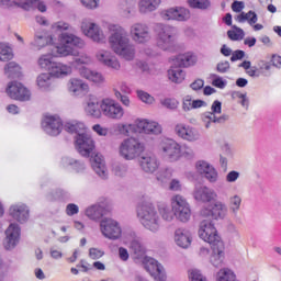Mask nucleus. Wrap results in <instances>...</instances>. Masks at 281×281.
I'll list each match as a JSON object with an SVG mask.
<instances>
[{"instance_id":"1","label":"nucleus","mask_w":281,"mask_h":281,"mask_svg":"<svg viewBox=\"0 0 281 281\" xmlns=\"http://www.w3.org/2000/svg\"><path fill=\"white\" fill-rule=\"evenodd\" d=\"M136 216L143 227L153 234H157L161 229V218L166 223L175 221V212L168 205L161 204L157 209L153 202L148 201H142L137 204Z\"/></svg>"},{"instance_id":"2","label":"nucleus","mask_w":281,"mask_h":281,"mask_svg":"<svg viewBox=\"0 0 281 281\" xmlns=\"http://www.w3.org/2000/svg\"><path fill=\"white\" fill-rule=\"evenodd\" d=\"M53 30L55 32H61L59 35V44L55 47L54 56H74L75 47L78 49H82L85 47V42L79 36L75 35L74 33H69L74 31V27L66 22H56L53 24Z\"/></svg>"},{"instance_id":"3","label":"nucleus","mask_w":281,"mask_h":281,"mask_svg":"<svg viewBox=\"0 0 281 281\" xmlns=\"http://www.w3.org/2000/svg\"><path fill=\"white\" fill-rule=\"evenodd\" d=\"M108 30L110 32L109 44L111 49L125 60H133L135 58V46L131 43L128 31L120 24H109Z\"/></svg>"},{"instance_id":"4","label":"nucleus","mask_w":281,"mask_h":281,"mask_svg":"<svg viewBox=\"0 0 281 281\" xmlns=\"http://www.w3.org/2000/svg\"><path fill=\"white\" fill-rule=\"evenodd\" d=\"M64 130L67 133L77 134L75 137V146L82 157H90L95 149V143L87 130L85 128V123L80 122H68L64 125Z\"/></svg>"},{"instance_id":"5","label":"nucleus","mask_w":281,"mask_h":281,"mask_svg":"<svg viewBox=\"0 0 281 281\" xmlns=\"http://www.w3.org/2000/svg\"><path fill=\"white\" fill-rule=\"evenodd\" d=\"M154 31L159 49H162V52H175L177 47V29L168 24L157 23Z\"/></svg>"},{"instance_id":"6","label":"nucleus","mask_w":281,"mask_h":281,"mask_svg":"<svg viewBox=\"0 0 281 281\" xmlns=\"http://www.w3.org/2000/svg\"><path fill=\"white\" fill-rule=\"evenodd\" d=\"M171 210L180 223H189L192 218V206L183 195L177 194L171 198Z\"/></svg>"},{"instance_id":"7","label":"nucleus","mask_w":281,"mask_h":281,"mask_svg":"<svg viewBox=\"0 0 281 281\" xmlns=\"http://www.w3.org/2000/svg\"><path fill=\"white\" fill-rule=\"evenodd\" d=\"M144 144L135 137L124 139L119 147L121 157L127 161L137 159V157L144 153Z\"/></svg>"},{"instance_id":"8","label":"nucleus","mask_w":281,"mask_h":281,"mask_svg":"<svg viewBox=\"0 0 281 281\" xmlns=\"http://www.w3.org/2000/svg\"><path fill=\"white\" fill-rule=\"evenodd\" d=\"M102 115L108 120H122L124 117V108L120 102L111 98H104L100 102Z\"/></svg>"},{"instance_id":"9","label":"nucleus","mask_w":281,"mask_h":281,"mask_svg":"<svg viewBox=\"0 0 281 281\" xmlns=\"http://www.w3.org/2000/svg\"><path fill=\"white\" fill-rule=\"evenodd\" d=\"M214 203L212 206H204L200 211L201 216L204 218H213L214 221H225L227 218V214L229 212V209L227 207V204L222 201H213Z\"/></svg>"},{"instance_id":"10","label":"nucleus","mask_w":281,"mask_h":281,"mask_svg":"<svg viewBox=\"0 0 281 281\" xmlns=\"http://www.w3.org/2000/svg\"><path fill=\"white\" fill-rule=\"evenodd\" d=\"M199 237L204 240V243H209V245L222 241L214 223L210 220H204L200 223Z\"/></svg>"},{"instance_id":"11","label":"nucleus","mask_w":281,"mask_h":281,"mask_svg":"<svg viewBox=\"0 0 281 281\" xmlns=\"http://www.w3.org/2000/svg\"><path fill=\"white\" fill-rule=\"evenodd\" d=\"M160 148L162 150V157L167 161L175 162L181 159V145L177 140L168 138L162 142Z\"/></svg>"},{"instance_id":"12","label":"nucleus","mask_w":281,"mask_h":281,"mask_svg":"<svg viewBox=\"0 0 281 281\" xmlns=\"http://www.w3.org/2000/svg\"><path fill=\"white\" fill-rule=\"evenodd\" d=\"M81 32L85 34V36L90 38V41H93V43H104L106 40L102 29L89 20H83L81 22Z\"/></svg>"},{"instance_id":"13","label":"nucleus","mask_w":281,"mask_h":281,"mask_svg":"<svg viewBox=\"0 0 281 281\" xmlns=\"http://www.w3.org/2000/svg\"><path fill=\"white\" fill-rule=\"evenodd\" d=\"M101 234L110 240H117L122 236L120 223L113 218H104L100 223Z\"/></svg>"},{"instance_id":"14","label":"nucleus","mask_w":281,"mask_h":281,"mask_svg":"<svg viewBox=\"0 0 281 281\" xmlns=\"http://www.w3.org/2000/svg\"><path fill=\"white\" fill-rule=\"evenodd\" d=\"M144 267L146 271L154 278L155 281H166L167 274L166 269L155 258L146 257L144 259Z\"/></svg>"},{"instance_id":"15","label":"nucleus","mask_w":281,"mask_h":281,"mask_svg":"<svg viewBox=\"0 0 281 281\" xmlns=\"http://www.w3.org/2000/svg\"><path fill=\"white\" fill-rule=\"evenodd\" d=\"M21 240V226L16 223H12L5 231V238L3 240V247L7 251H12L19 245Z\"/></svg>"},{"instance_id":"16","label":"nucleus","mask_w":281,"mask_h":281,"mask_svg":"<svg viewBox=\"0 0 281 281\" xmlns=\"http://www.w3.org/2000/svg\"><path fill=\"white\" fill-rule=\"evenodd\" d=\"M42 128L46 135L57 137L59 133H63V121L58 116L46 115L42 121Z\"/></svg>"},{"instance_id":"17","label":"nucleus","mask_w":281,"mask_h":281,"mask_svg":"<svg viewBox=\"0 0 281 281\" xmlns=\"http://www.w3.org/2000/svg\"><path fill=\"white\" fill-rule=\"evenodd\" d=\"M8 95L12 100H19L20 102H27L32 98V93L21 82L13 81L9 83L7 88Z\"/></svg>"},{"instance_id":"18","label":"nucleus","mask_w":281,"mask_h":281,"mask_svg":"<svg viewBox=\"0 0 281 281\" xmlns=\"http://www.w3.org/2000/svg\"><path fill=\"white\" fill-rule=\"evenodd\" d=\"M193 199L199 203H212L218 199V193L207 186H195Z\"/></svg>"},{"instance_id":"19","label":"nucleus","mask_w":281,"mask_h":281,"mask_svg":"<svg viewBox=\"0 0 281 281\" xmlns=\"http://www.w3.org/2000/svg\"><path fill=\"white\" fill-rule=\"evenodd\" d=\"M175 133L180 137V139H183L184 142L192 143L199 142L201 139V133H199V130L183 123H178L175 126Z\"/></svg>"},{"instance_id":"20","label":"nucleus","mask_w":281,"mask_h":281,"mask_svg":"<svg viewBox=\"0 0 281 281\" xmlns=\"http://www.w3.org/2000/svg\"><path fill=\"white\" fill-rule=\"evenodd\" d=\"M195 170L209 181V183H216L218 181V171L210 162L205 160H198L195 162Z\"/></svg>"},{"instance_id":"21","label":"nucleus","mask_w":281,"mask_h":281,"mask_svg":"<svg viewBox=\"0 0 281 281\" xmlns=\"http://www.w3.org/2000/svg\"><path fill=\"white\" fill-rule=\"evenodd\" d=\"M130 34L134 43H138L139 45H144V43L150 41V29L146 24H133L130 29Z\"/></svg>"},{"instance_id":"22","label":"nucleus","mask_w":281,"mask_h":281,"mask_svg":"<svg viewBox=\"0 0 281 281\" xmlns=\"http://www.w3.org/2000/svg\"><path fill=\"white\" fill-rule=\"evenodd\" d=\"M85 111L90 117H95L97 120L102 117V109L100 108V100L95 94H88L85 98Z\"/></svg>"},{"instance_id":"23","label":"nucleus","mask_w":281,"mask_h":281,"mask_svg":"<svg viewBox=\"0 0 281 281\" xmlns=\"http://www.w3.org/2000/svg\"><path fill=\"white\" fill-rule=\"evenodd\" d=\"M210 262L213 267H223V262H225V244L223 241L211 244Z\"/></svg>"},{"instance_id":"24","label":"nucleus","mask_w":281,"mask_h":281,"mask_svg":"<svg viewBox=\"0 0 281 281\" xmlns=\"http://www.w3.org/2000/svg\"><path fill=\"white\" fill-rule=\"evenodd\" d=\"M9 214L18 223H27L30 220V207L23 203L13 204L9 209Z\"/></svg>"},{"instance_id":"25","label":"nucleus","mask_w":281,"mask_h":281,"mask_svg":"<svg viewBox=\"0 0 281 281\" xmlns=\"http://www.w3.org/2000/svg\"><path fill=\"white\" fill-rule=\"evenodd\" d=\"M165 21H188L190 19V10L186 8H171L161 13Z\"/></svg>"},{"instance_id":"26","label":"nucleus","mask_w":281,"mask_h":281,"mask_svg":"<svg viewBox=\"0 0 281 281\" xmlns=\"http://www.w3.org/2000/svg\"><path fill=\"white\" fill-rule=\"evenodd\" d=\"M90 164L100 179H109V170L106 169V164L104 162V157L102 155L95 154L94 156H91Z\"/></svg>"},{"instance_id":"27","label":"nucleus","mask_w":281,"mask_h":281,"mask_svg":"<svg viewBox=\"0 0 281 281\" xmlns=\"http://www.w3.org/2000/svg\"><path fill=\"white\" fill-rule=\"evenodd\" d=\"M97 59L99 63L104 65L105 67H109L110 69H120V61L117 60V57L113 55L110 50H99L97 53Z\"/></svg>"},{"instance_id":"28","label":"nucleus","mask_w":281,"mask_h":281,"mask_svg":"<svg viewBox=\"0 0 281 281\" xmlns=\"http://www.w3.org/2000/svg\"><path fill=\"white\" fill-rule=\"evenodd\" d=\"M140 168L147 175H153L159 168V160H157V156L153 154H145L140 157L139 160Z\"/></svg>"},{"instance_id":"29","label":"nucleus","mask_w":281,"mask_h":281,"mask_svg":"<svg viewBox=\"0 0 281 281\" xmlns=\"http://www.w3.org/2000/svg\"><path fill=\"white\" fill-rule=\"evenodd\" d=\"M136 126L138 131L147 135H161V125L155 121L138 120Z\"/></svg>"},{"instance_id":"30","label":"nucleus","mask_w":281,"mask_h":281,"mask_svg":"<svg viewBox=\"0 0 281 281\" xmlns=\"http://www.w3.org/2000/svg\"><path fill=\"white\" fill-rule=\"evenodd\" d=\"M175 243L182 249H188L192 245V233L186 228H178L175 232Z\"/></svg>"},{"instance_id":"31","label":"nucleus","mask_w":281,"mask_h":281,"mask_svg":"<svg viewBox=\"0 0 281 281\" xmlns=\"http://www.w3.org/2000/svg\"><path fill=\"white\" fill-rule=\"evenodd\" d=\"M131 254L135 258H144L146 256V247L142 244V238L133 235L127 243Z\"/></svg>"},{"instance_id":"32","label":"nucleus","mask_w":281,"mask_h":281,"mask_svg":"<svg viewBox=\"0 0 281 281\" xmlns=\"http://www.w3.org/2000/svg\"><path fill=\"white\" fill-rule=\"evenodd\" d=\"M49 43H52V36L49 33H47L46 30L37 29L31 45H33V47H37L38 49H43V47H47Z\"/></svg>"},{"instance_id":"33","label":"nucleus","mask_w":281,"mask_h":281,"mask_svg":"<svg viewBox=\"0 0 281 281\" xmlns=\"http://www.w3.org/2000/svg\"><path fill=\"white\" fill-rule=\"evenodd\" d=\"M113 93L114 98H116L123 106H131V98H128V94H131V88H128L126 83L122 82L120 85V90L114 88Z\"/></svg>"},{"instance_id":"34","label":"nucleus","mask_w":281,"mask_h":281,"mask_svg":"<svg viewBox=\"0 0 281 281\" xmlns=\"http://www.w3.org/2000/svg\"><path fill=\"white\" fill-rule=\"evenodd\" d=\"M229 212L232 218L235 223H240V216H238V212H240V205H243V198L240 195L235 194L228 199Z\"/></svg>"},{"instance_id":"35","label":"nucleus","mask_w":281,"mask_h":281,"mask_svg":"<svg viewBox=\"0 0 281 281\" xmlns=\"http://www.w3.org/2000/svg\"><path fill=\"white\" fill-rule=\"evenodd\" d=\"M48 71L54 78H67V76H71L72 69L71 66L55 61Z\"/></svg>"},{"instance_id":"36","label":"nucleus","mask_w":281,"mask_h":281,"mask_svg":"<svg viewBox=\"0 0 281 281\" xmlns=\"http://www.w3.org/2000/svg\"><path fill=\"white\" fill-rule=\"evenodd\" d=\"M68 91L71 95H80L82 91H89V85L80 79H70L68 81Z\"/></svg>"},{"instance_id":"37","label":"nucleus","mask_w":281,"mask_h":281,"mask_svg":"<svg viewBox=\"0 0 281 281\" xmlns=\"http://www.w3.org/2000/svg\"><path fill=\"white\" fill-rule=\"evenodd\" d=\"M229 120V115L224 114L220 117H216L214 113L204 112L202 114V122L204 123L205 128H210L211 124H225Z\"/></svg>"},{"instance_id":"38","label":"nucleus","mask_w":281,"mask_h":281,"mask_svg":"<svg viewBox=\"0 0 281 281\" xmlns=\"http://www.w3.org/2000/svg\"><path fill=\"white\" fill-rule=\"evenodd\" d=\"M175 65L180 69L181 67H192V65H196V56L192 53L178 55L175 59Z\"/></svg>"},{"instance_id":"39","label":"nucleus","mask_w":281,"mask_h":281,"mask_svg":"<svg viewBox=\"0 0 281 281\" xmlns=\"http://www.w3.org/2000/svg\"><path fill=\"white\" fill-rule=\"evenodd\" d=\"M168 78L171 82H176L177 85H181L183 80H186V72L181 67L173 64L171 68L168 70Z\"/></svg>"},{"instance_id":"40","label":"nucleus","mask_w":281,"mask_h":281,"mask_svg":"<svg viewBox=\"0 0 281 281\" xmlns=\"http://www.w3.org/2000/svg\"><path fill=\"white\" fill-rule=\"evenodd\" d=\"M86 216L90 218V221H100V218L104 216V206L101 204H92L86 209Z\"/></svg>"},{"instance_id":"41","label":"nucleus","mask_w":281,"mask_h":281,"mask_svg":"<svg viewBox=\"0 0 281 281\" xmlns=\"http://www.w3.org/2000/svg\"><path fill=\"white\" fill-rule=\"evenodd\" d=\"M22 10L37 9L40 12H47V5L42 0H24L19 3Z\"/></svg>"},{"instance_id":"42","label":"nucleus","mask_w":281,"mask_h":281,"mask_svg":"<svg viewBox=\"0 0 281 281\" xmlns=\"http://www.w3.org/2000/svg\"><path fill=\"white\" fill-rule=\"evenodd\" d=\"M48 201H71V193L65 189H56L47 194Z\"/></svg>"},{"instance_id":"43","label":"nucleus","mask_w":281,"mask_h":281,"mask_svg":"<svg viewBox=\"0 0 281 281\" xmlns=\"http://www.w3.org/2000/svg\"><path fill=\"white\" fill-rule=\"evenodd\" d=\"M161 0H140L139 1V12L146 14V12H155L159 8Z\"/></svg>"},{"instance_id":"44","label":"nucleus","mask_w":281,"mask_h":281,"mask_svg":"<svg viewBox=\"0 0 281 281\" xmlns=\"http://www.w3.org/2000/svg\"><path fill=\"white\" fill-rule=\"evenodd\" d=\"M61 164H63L64 168H67L70 166V168L77 172H83V170L86 168L83 162H81L80 160L70 158V157H64L61 159Z\"/></svg>"},{"instance_id":"45","label":"nucleus","mask_w":281,"mask_h":281,"mask_svg":"<svg viewBox=\"0 0 281 281\" xmlns=\"http://www.w3.org/2000/svg\"><path fill=\"white\" fill-rule=\"evenodd\" d=\"M235 21L238 23H245L248 21L249 25H256L258 23V14H256L254 11H249L247 13L241 12L235 18Z\"/></svg>"},{"instance_id":"46","label":"nucleus","mask_w":281,"mask_h":281,"mask_svg":"<svg viewBox=\"0 0 281 281\" xmlns=\"http://www.w3.org/2000/svg\"><path fill=\"white\" fill-rule=\"evenodd\" d=\"M37 87H40V89H42V91H47V89H49V87H52V75L50 72H46V74H41L37 77Z\"/></svg>"},{"instance_id":"47","label":"nucleus","mask_w":281,"mask_h":281,"mask_svg":"<svg viewBox=\"0 0 281 281\" xmlns=\"http://www.w3.org/2000/svg\"><path fill=\"white\" fill-rule=\"evenodd\" d=\"M236 273L229 268L221 269L216 274V281H235Z\"/></svg>"},{"instance_id":"48","label":"nucleus","mask_w":281,"mask_h":281,"mask_svg":"<svg viewBox=\"0 0 281 281\" xmlns=\"http://www.w3.org/2000/svg\"><path fill=\"white\" fill-rule=\"evenodd\" d=\"M12 58H14L12 48L5 43H0V61L8 63V60H12Z\"/></svg>"},{"instance_id":"49","label":"nucleus","mask_w":281,"mask_h":281,"mask_svg":"<svg viewBox=\"0 0 281 281\" xmlns=\"http://www.w3.org/2000/svg\"><path fill=\"white\" fill-rule=\"evenodd\" d=\"M227 36L231 41H243L245 31L236 25H232V30L227 31Z\"/></svg>"},{"instance_id":"50","label":"nucleus","mask_w":281,"mask_h":281,"mask_svg":"<svg viewBox=\"0 0 281 281\" xmlns=\"http://www.w3.org/2000/svg\"><path fill=\"white\" fill-rule=\"evenodd\" d=\"M258 69H259V75L265 76L266 78H269L272 74V65L270 61L267 60H260L258 63Z\"/></svg>"},{"instance_id":"51","label":"nucleus","mask_w":281,"mask_h":281,"mask_svg":"<svg viewBox=\"0 0 281 281\" xmlns=\"http://www.w3.org/2000/svg\"><path fill=\"white\" fill-rule=\"evenodd\" d=\"M19 69H20V67H19V65H16V63L10 61L4 67V74H5V76H8V78H18Z\"/></svg>"},{"instance_id":"52","label":"nucleus","mask_w":281,"mask_h":281,"mask_svg":"<svg viewBox=\"0 0 281 281\" xmlns=\"http://www.w3.org/2000/svg\"><path fill=\"white\" fill-rule=\"evenodd\" d=\"M190 8H194L196 10H207L212 5L210 0H188Z\"/></svg>"},{"instance_id":"53","label":"nucleus","mask_w":281,"mask_h":281,"mask_svg":"<svg viewBox=\"0 0 281 281\" xmlns=\"http://www.w3.org/2000/svg\"><path fill=\"white\" fill-rule=\"evenodd\" d=\"M55 61L52 60V55H42L38 58V66L42 69H46L47 71H50Z\"/></svg>"},{"instance_id":"54","label":"nucleus","mask_w":281,"mask_h":281,"mask_svg":"<svg viewBox=\"0 0 281 281\" xmlns=\"http://www.w3.org/2000/svg\"><path fill=\"white\" fill-rule=\"evenodd\" d=\"M157 181L161 183H166V181H170L172 179V169L170 168H162L159 170L156 177Z\"/></svg>"},{"instance_id":"55","label":"nucleus","mask_w":281,"mask_h":281,"mask_svg":"<svg viewBox=\"0 0 281 281\" xmlns=\"http://www.w3.org/2000/svg\"><path fill=\"white\" fill-rule=\"evenodd\" d=\"M112 172L115 175V177H126V172H128V166L122 162H116L113 165Z\"/></svg>"},{"instance_id":"56","label":"nucleus","mask_w":281,"mask_h":281,"mask_svg":"<svg viewBox=\"0 0 281 281\" xmlns=\"http://www.w3.org/2000/svg\"><path fill=\"white\" fill-rule=\"evenodd\" d=\"M93 63V59H91V56L87 54H81L79 57L75 59V64L78 68L89 66Z\"/></svg>"},{"instance_id":"57","label":"nucleus","mask_w":281,"mask_h":281,"mask_svg":"<svg viewBox=\"0 0 281 281\" xmlns=\"http://www.w3.org/2000/svg\"><path fill=\"white\" fill-rule=\"evenodd\" d=\"M136 93H137V98H139V100L145 104H153L155 102V98H153V95H150L146 91L137 90Z\"/></svg>"},{"instance_id":"58","label":"nucleus","mask_w":281,"mask_h":281,"mask_svg":"<svg viewBox=\"0 0 281 281\" xmlns=\"http://www.w3.org/2000/svg\"><path fill=\"white\" fill-rule=\"evenodd\" d=\"M189 278L191 281H207L199 269H191L189 271Z\"/></svg>"},{"instance_id":"59","label":"nucleus","mask_w":281,"mask_h":281,"mask_svg":"<svg viewBox=\"0 0 281 281\" xmlns=\"http://www.w3.org/2000/svg\"><path fill=\"white\" fill-rule=\"evenodd\" d=\"M233 98H239L241 106L245 109H249V98H247V94H243L240 92H234Z\"/></svg>"},{"instance_id":"60","label":"nucleus","mask_w":281,"mask_h":281,"mask_svg":"<svg viewBox=\"0 0 281 281\" xmlns=\"http://www.w3.org/2000/svg\"><path fill=\"white\" fill-rule=\"evenodd\" d=\"M89 80L95 85H102L104 82V76L95 70H92V75L90 76Z\"/></svg>"},{"instance_id":"61","label":"nucleus","mask_w":281,"mask_h":281,"mask_svg":"<svg viewBox=\"0 0 281 281\" xmlns=\"http://www.w3.org/2000/svg\"><path fill=\"white\" fill-rule=\"evenodd\" d=\"M117 131L121 135H131V131H133V125L131 124H119Z\"/></svg>"},{"instance_id":"62","label":"nucleus","mask_w":281,"mask_h":281,"mask_svg":"<svg viewBox=\"0 0 281 281\" xmlns=\"http://www.w3.org/2000/svg\"><path fill=\"white\" fill-rule=\"evenodd\" d=\"M78 69H79V76H81V78H86V80L91 79L93 70L87 68L86 66H81Z\"/></svg>"},{"instance_id":"63","label":"nucleus","mask_w":281,"mask_h":281,"mask_svg":"<svg viewBox=\"0 0 281 281\" xmlns=\"http://www.w3.org/2000/svg\"><path fill=\"white\" fill-rule=\"evenodd\" d=\"M89 256L92 260H99V258H102V256H104V252L98 248H90Z\"/></svg>"},{"instance_id":"64","label":"nucleus","mask_w":281,"mask_h":281,"mask_svg":"<svg viewBox=\"0 0 281 281\" xmlns=\"http://www.w3.org/2000/svg\"><path fill=\"white\" fill-rule=\"evenodd\" d=\"M229 61H221L216 66L218 74H227L229 71Z\"/></svg>"}]
</instances>
